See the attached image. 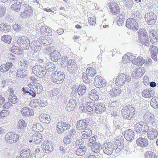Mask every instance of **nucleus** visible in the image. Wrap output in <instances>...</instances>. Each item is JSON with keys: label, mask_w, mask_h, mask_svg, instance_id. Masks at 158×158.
<instances>
[{"label": "nucleus", "mask_w": 158, "mask_h": 158, "mask_svg": "<svg viewBox=\"0 0 158 158\" xmlns=\"http://www.w3.org/2000/svg\"><path fill=\"white\" fill-rule=\"evenodd\" d=\"M50 58L53 62H57L60 59L61 54L57 50H54L49 53Z\"/></svg>", "instance_id": "26"}, {"label": "nucleus", "mask_w": 158, "mask_h": 158, "mask_svg": "<svg viewBox=\"0 0 158 158\" xmlns=\"http://www.w3.org/2000/svg\"><path fill=\"white\" fill-rule=\"evenodd\" d=\"M17 98L14 94L10 95L8 98V101L13 104L16 103L17 102Z\"/></svg>", "instance_id": "55"}, {"label": "nucleus", "mask_w": 158, "mask_h": 158, "mask_svg": "<svg viewBox=\"0 0 158 158\" xmlns=\"http://www.w3.org/2000/svg\"><path fill=\"white\" fill-rule=\"evenodd\" d=\"M32 130L36 133H40L43 131L44 127L40 124L36 123L33 125Z\"/></svg>", "instance_id": "39"}, {"label": "nucleus", "mask_w": 158, "mask_h": 158, "mask_svg": "<svg viewBox=\"0 0 158 158\" xmlns=\"http://www.w3.org/2000/svg\"><path fill=\"white\" fill-rule=\"evenodd\" d=\"M76 150V154L78 156H82L85 153L86 148L85 146H81Z\"/></svg>", "instance_id": "47"}, {"label": "nucleus", "mask_w": 158, "mask_h": 158, "mask_svg": "<svg viewBox=\"0 0 158 158\" xmlns=\"http://www.w3.org/2000/svg\"><path fill=\"white\" fill-rule=\"evenodd\" d=\"M101 146V144L100 142H96L92 145L91 150L93 152L97 153L99 152Z\"/></svg>", "instance_id": "40"}, {"label": "nucleus", "mask_w": 158, "mask_h": 158, "mask_svg": "<svg viewBox=\"0 0 158 158\" xmlns=\"http://www.w3.org/2000/svg\"><path fill=\"white\" fill-rule=\"evenodd\" d=\"M124 137L125 139L129 142H131L134 139L135 137L134 131L130 129H127L123 132Z\"/></svg>", "instance_id": "20"}, {"label": "nucleus", "mask_w": 158, "mask_h": 158, "mask_svg": "<svg viewBox=\"0 0 158 158\" xmlns=\"http://www.w3.org/2000/svg\"><path fill=\"white\" fill-rule=\"evenodd\" d=\"M30 106L33 108H36L39 105V102L37 99L31 100L30 103Z\"/></svg>", "instance_id": "60"}, {"label": "nucleus", "mask_w": 158, "mask_h": 158, "mask_svg": "<svg viewBox=\"0 0 158 158\" xmlns=\"http://www.w3.org/2000/svg\"><path fill=\"white\" fill-rule=\"evenodd\" d=\"M76 105L77 102L75 100L70 99L66 107V109L69 111H72L74 109L76 106Z\"/></svg>", "instance_id": "34"}, {"label": "nucleus", "mask_w": 158, "mask_h": 158, "mask_svg": "<svg viewBox=\"0 0 158 158\" xmlns=\"http://www.w3.org/2000/svg\"><path fill=\"white\" fill-rule=\"evenodd\" d=\"M145 158H157L156 153L151 151H147L145 153Z\"/></svg>", "instance_id": "54"}, {"label": "nucleus", "mask_w": 158, "mask_h": 158, "mask_svg": "<svg viewBox=\"0 0 158 158\" xmlns=\"http://www.w3.org/2000/svg\"><path fill=\"white\" fill-rule=\"evenodd\" d=\"M40 121L43 123L48 124L50 122V116L47 114H42L39 117Z\"/></svg>", "instance_id": "31"}, {"label": "nucleus", "mask_w": 158, "mask_h": 158, "mask_svg": "<svg viewBox=\"0 0 158 158\" xmlns=\"http://www.w3.org/2000/svg\"><path fill=\"white\" fill-rule=\"evenodd\" d=\"M30 80L32 82L29 84L28 86L30 89H33L34 91L36 92L37 94L40 93L42 92L43 89L42 85L39 83L36 82L37 81V80L34 77H31Z\"/></svg>", "instance_id": "4"}, {"label": "nucleus", "mask_w": 158, "mask_h": 158, "mask_svg": "<svg viewBox=\"0 0 158 158\" xmlns=\"http://www.w3.org/2000/svg\"><path fill=\"white\" fill-rule=\"evenodd\" d=\"M148 128V127L145 125L144 122H140L135 125V131L137 134L142 135L147 131Z\"/></svg>", "instance_id": "7"}, {"label": "nucleus", "mask_w": 158, "mask_h": 158, "mask_svg": "<svg viewBox=\"0 0 158 158\" xmlns=\"http://www.w3.org/2000/svg\"><path fill=\"white\" fill-rule=\"evenodd\" d=\"M45 69L46 68L48 71H51L55 69V65L52 62H49L45 64Z\"/></svg>", "instance_id": "56"}, {"label": "nucleus", "mask_w": 158, "mask_h": 158, "mask_svg": "<svg viewBox=\"0 0 158 158\" xmlns=\"http://www.w3.org/2000/svg\"><path fill=\"white\" fill-rule=\"evenodd\" d=\"M88 126V122L85 119L79 120L77 122L76 124V128L79 130L86 129Z\"/></svg>", "instance_id": "21"}, {"label": "nucleus", "mask_w": 158, "mask_h": 158, "mask_svg": "<svg viewBox=\"0 0 158 158\" xmlns=\"http://www.w3.org/2000/svg\"><path fill=\"white\" fill-rule=\"evenodd\" d=\"M82 138L83 139L88 138L90 137L92 134V131L90 129L87 128L84 129V130L82 132Z\"/></svg>", "instance_id": "43"}, {"label": "nucleus", "mask_w": 158, "mask_h": 158, "mask_svg": "<svg viewBox=\"0 0 158 158\" xmlns=\"http://www.w3.org/2000/svg\"><path fill=\"white\" fill-rule=\"evenodd\" d=\"M85 72L88 76L90 77H93L97 74L96 70L92 67L87 68Z\"/></svg>", "instance_id": "42"}, {"label": "nucleus", "mask_w": 158, "mask_h": 158, "mask_svg": "<svg viewBox=\"0 0 158 158\" xmlns=\"http://www.w3.org/2000/svg\"><path fill=\"white\" fill-rule=\"evenodd\" d=\"M145 20L148 24L153 25L156 22L157 16L154 12H150L145 15Z\"/></svg>", "instance_id": "8"}, {"label": "nucleus", "mask_w": 158, "mask_h": 158, "mask_svg": "<svg viewBox=\"0 0 158 158\" xmlns=\"http://www.w3.org/2000/svg\"><path fill=\"white\" fill-rule=\"evenodd\" d=\"M152 90L150 88L146 89L142 92V96L145 98H150L153 96Z\"/></svg>", "instance_id": "38"}, {"label": "nucleus", "mask_w": 158, "mask_h": 158, "mask_svg": "<svg viewBox=\"0 0 158 158\" xmlns=\"http://www.w3.org/2000/svg\"><path fill=\"white\" fill-rule=\"evenodd\" d=\"M137 146L140 148H143L147 147L149 145L148 139L143 137H139L136 140Z\"/></svg>", "instance_id": "15"}, {"label": "nucleus", "mask_w": 158, "mask_h": 158, "mask_svg": "<svg viewBox=\"0 0 158 158\" xmlns=\"http://www.w3.org/2000/svg\"><path fill=\"white\" fill-rule=\"evenodd\" d=\"M139 38L144 43L149 41V38L147 33L144 29H140L138 32Z\"/></svg>", "instance_id": "17"}, {"label": "nucleus", "mask_w": 158, "mask_h": 158, "mask_svg": "<svg viewBox=\"0 0 158 158\" xmlns=\"http://www.w3.org/2000/svg\"><path fill=\"white\" fill-rule=\"evenodd\" d=\"M13 64L10 62L1 65L0 66V70L1 72L5 73L7 72L9 69L12 67Z\"/></svg>", "instance_id": "32"}, {"label": "nucleus", "mask_w": 158, "mask_h": 158, "mask_svg": "<svg viewBox=\"0 0 158 158\" xmlns=\"http://www.w3.org/2000/svg\"><path fill=\"white\" fill-rule=\"evenodd\" d=\"M1 40L5 43L10 44L12 40L11 37L9 35H4L1 37Z\"/></svg>", "instance_id": "52"}, {"label": "nucleus", "mask_w": 158, "mask_h": 158, "mask_svg": "<svg viewBox=\"0 0 158 158\" xmlns=\"http://www.w3.org/2000/svg\"><path fill=\"white\" fill-rule=\"evenodd\" d=\"M56 130L59 134H61L64 131L69 129L71 125L68 123L60 122L57 123L56 125Z\"/></svg>", "instance_id": "9"}, {"label": "nucleus", "mask_w": 158, "mask_h": 158, "mask_svg": "<svg viewBox=\"0 0 158 158\" xmlns=\"http://www.w3.org/2000/svg\"><path fill=\"white\" fill-rule=\"evenodd\" d=\"M126 26L130 29L134 31H137L139 28L138 23L132 18H129L127 20Z\"/></svg>", "instance_id": "11"}, {"label": "nucleus", "mask_w": 158, "mask_h": 158, "mask_svg": "<svg viewBox=\"0 0 158 158\" xmlns=\"http://www.w3.org/2000/svg\"><path fill=\"white\" fill-rule=\"evenodd\" d=\"M94 106V104L92 102L86 103L85 106L81 107V110L82 112H91L93 111V108Z\"/></svg>", "instance_id": "22"}, {"label": "nucleus", "mask_w": 158, "mask_h": 158, "mask_svg": "<svg viewBox=\"0 0 158 158\" xmlns=\"http://www.w3.org/2000/svg\"><path fill=\"white\" fill-rule=\"evenodd\" d=\"M147 121L151 126H153L157 124L156 120L153 114L148 112L147 113Z\"/></svg>", "instance_id": "24"}, {"label": "nucleus", "mask_w": 158, "mask_h": 158, "mask_svg": "<svg viewBox=\"0 0 158 158\" xmlns=\"http://www.w3.org/2000/svg\"><path fill=\"white\" fill-rule=\"evenodd\" d=\"M6 8L2 6H0V17L4 16L5 14Z\"/></svg>", "instance_id": "64"}, {"label": "nucleus", "mask_w": 158, "mask_h": 158, "mask_svg": "<svg viewBox=\"0 0 158 158\" xmlns=\"http://www.w3.org/2000/svg\"><path fill=\"white\" fill-rule=\"evenodd\" d=\"M88 77L89 76H88L87 74L86 73H83L82 76V79L84 82L85 83H88L89 81V79Z\"/></svg>", "instance_id": "63"}, {"label": "nucleus", "mask_w": 158, "mask_h": 158, "mask_svg": "<svg viewBox=\"0 0 158 158\" xmlns=\"http://www.w3.org/2000/svg\"><path fill=\"white\" fill-rule=\"evenodd\" d=\"M33 142L35 144L39 143L42 139V135L40 133H35L32 135Z\"/></svg>", "instance_id": "36"}, {"label": "nucleus", "mask_w": 158, "mask_h": 158, "mask_svg": "<svg viewBox=\"0 0 158 158\" xmlns=\"http://www.w3.org/2000/svg\"><path fill=\"white\" fill-rule=\"evenodd\" d=\"M150 105L154 108H157L158 107V98L157 97L152 98L151 100Z\"/></svg>", "instance_id": "51"}, {"label": "nucleus", "mask_w": 158, "mask_h": 158, "mask_svg": "<svg viewBox=\"0 0 158 158\" xmlns=\"http://www.w3.org/2000/svg\"><path fill=\"white\" fill-rule=\"evenodd\" d=\"M125 6L127 7L131 8L133 5L134 1L132 0H125Z\"/></svg>", "instance_id": "61"}, {"label": "nucleus", "mask_w": 158, "mask_h": 158, "mask_svg": "<svg viewBox=\"0 0 158 158\" xmlns=\"http://www.w3.org/2000/svg\"><path fill=\"white\" fill-rule=\"evenodd\" d=\"M27 74V72L24 69H18L17 72V76L19 78L24 77Z\"/></svg>", "instance_id": "53"}, {"label": "nucleus", "mask_w": 158, "mask_h": 158, "mask_svg": "<svg viewBox=\"0 0 158 158\" xmlns=\"http://www.w3.org/2000/svg\"><path fill=\"white\" fill-rule=\"evenodd\" d=\"M97 92L96 89H92L90 93L88 95L89 98L93 101H97L99 99V97L97 94Z\"/></svg>", "instance_id": "37"}, {"label": "nucleus", "mask_w": 158, "mask_h": 158, "mask_svg": "<svg viewBox=\"0 0 158 158\" xmlns=\"http://www.w3.org/2000/svg\"><path fill=\"white\" fill-rule=\"evenodd\" d=\"M94 84L96 87L101 88L106 86V82L102 77L99 75H97L94 78Z\"/></svg>", "instance_id": "14"}, {"label": "nucleus", "mask_w": 158, "mask_h": 158, "mask_svg": "<svg viewBox=\"0 0 158 158\" xmlns=\"http://www.w3.org/2000/svg\"><path fill=\"white\" fill-rule=\"evenodd\" d=\"M40 39L41 43L44 45H47L48 44H52L53 42L52 38L48 36H41Z\"/></svg>", "instance_id": "35"}, {"label": "nucleus", "mask_w": 158, "mask_h": 158, "mask_svg": "<svg viewBox=\"0 0 158 158\" xmlns=\"http://www.w3.org/2000/svg\"><path fill=\"white\" fill-rule=\"evenodd\" d=\"M106 110L105 104L102 102H98L96 105L95 111L97 114H102Z\"/></svg>", "instance_id": "25"}, {"label": "nucleus", "mask_w": 158, "mask_h": 158, "mask_svg": "<svg viewBox=\"0 0 158 158\" xmlns=\"http://www.w3.org/2000/svg\"><path fill=\"white\" fill-rule=\"evenodd\" d=\"M135 109L131 105L124 107L121 111V114L124 118L130 120L134 118L135 114Z\"/></svg>", "instance_id": "1"}, {"label": "nucleus", "mask_w": 158, "mask_h": 158, "mask_svg": "<svg viewBox=\"0 0 158 158\" xmlns=\"http://www.w3.org/2000/svg\"><path fill=\"white\" fill-rule=\"evenodd\" d=\"M30 151L28 149H23L20 153V156L22 158H28L30 155Z\"/></svg>", "instance_id": "44"}, {"label": "nucleus", "mask_w": 158, "mask_h": 158, "mask_svg": "<svg viewBox=\"0 0 158 158\" xmlns=\"http://www.w3.org/2000/svg\"><path fill=\"white\" fill-rule=\"evenodd\" d=\"M10 29V25H7L4 23H2L0 24V30L4 32H9Z\"/></svg>", "instance_id": "48"}, {"label": "nucleus", "mask_w": 158, "mask_h": 158, "mask_svg": "<svg viewBox=\"0 0 158 158\" xmlns=\"http://www.w3.org/2000/svg\"><path fill=\"white\" fill-rule=\"evenodd\" d=\"M83 143V141L81 139L77 140L75 143L76 147L77 148H79L81 147V146H82Z\"/></svg>", "instance_id": "62"}, {"label": "nucleus", "mask_w": 158, "mask_h": 158, "mask_svg": "<svg viewBox=\"0 0 158 158\" xmlns=\"http://www.w3.org/2000/svg\"><path fill=\"white\" fill-rule=\"evenodd\" d=\"M102 149L105 153L108 155H110L114 149V144L110 142H105L103 145Z\"/></svg>", "instance_id": "12"}, {"label": "nucleus", "mask_w": 158, "mask_h": 158, "mask_svg": "<svg viewBox=\"0 0 158 158\" xmlns=\"http://www.w3.org/2000/svg\"><path fill=\"white\" fill-rule=\"evenodd\" d=\"M40 32L41 35L44 36H50L52 35V30L46 26H43L41 27Z\"/></svg>", "instance_id": "29"}, {"label": "nucleus", "mask_w": 158, "mask_h": 158, "mask_svg": "<svg viewBox=\"0 0 158 158\" xmlns=\"http://www.w3.org/2000/svg\"><path fill=\"white\" fill-rule=\"evenodd\" d=\"M158 135V133L156 129H150L148 131L147 136L150 140L156 139Z\"/></svg>", "instance_id": "27"}, {"label": "nucleus", "mask_w": 158, "mask_h": 158, "mask_svg": "<svg viewBox=\"0 0 158 158\" xmlns=\"http://www.w3.org/2000/svg\"><path fill=\"white\" fill-rule=\"evenodd\" d=\"M145 72L144 69L142 68H137L133 72L131 76L134 78H138L142 76Z\"/></svg>", "instance_id": "23"}, {"label": "nucleus", "mask_w": 158, "mask_h": 158, "mask_svg": "<svg viewBox=\"0 0 158 158\" xmlns=\"http://www.w3.org/2000/svg\"><path fill=\"white\" fill-rule=\"evenodd\" d=\"M149 50L151 52V57L154 60H157V55L158 49L157 47L153 45L150 47Z\"/></svg>", "instance_id": "30"}, {"label": "nucleus", "mask_w": 158, "mask_h": 158, "mask_svg": "<svg viewBox=\"0 0 158 158\" xmlns=\"http://www.w3.org/2000/svg\"><path fill=\"white\" fill-rule=\"evenodd\" d=\"M42 147L44 151L47 153L52 151L53 149V145L50 141L47 140H45L43 142Z\"/></svg>", "instance_id": "19"}, {"label": "nucleus", "mask_w": 158, "mask_h": 158, "mask_svg": "<svg viewBox=\"0 0 158 158\" xmlns=\"http://www.w3.org/2000/svg\"><path fill=\"white\" fill-rule=\"evenodd\" d=\"M131 80V77L129 76L124 73H121L116 77L115 83L118 86H121L124 85L127 81L129 82Z\"/></svg>", "instance_id": "6"}, {"label": "nucleus", "mask_w": 158, "mask_h": 158, "mask_svg": "<svg viewBox=\"0 0 158 158\" xmlns=\"http://www.w3.org/2000/svg\"><path fill=\"white\" fill-rule=\"evenodd\" d=\"M145 62V60L143 58L140 56H139L135 61H133V64L138 66H142Z\"/></svg>", "instance_id": "46"}, {"label": "nucleus", "mask_w": 158, "mask_h": 158, "mask_svg": "<svg viewBox=\"0 0 158 158\" xmlns=\"http://www.w3.org/2000/svg\"><path fill=\"white\" fill-rule=\"evenodd\" d=\"M18 44L24 49H27L29 48L30 44V41L27 37L22 36L19 37L17 40Z\"/></svg>", "instance_id": "10"}, {"label": "nucleus", "mask_w": 158, "mask_h": 158, "mask_svg": "<svg viewBox=\"0 0 158 158\" xmlns=\"http://www.w3.org/2000/svg\"><path fill=\"white\" fill-rule=\"evenodd\" d=\"M131 56V53H129L125 54L123 57V61L125 64L130 61V56Z\"/></svg>", "instance_id": "58"}, {"label": "nucleus", "mask_w": 158, "mask_h": 158, "mask_svg": "<svg viewBox=\"0 0 158 158\" xmlns=\"http://www.w3.org/2000/svg\"><path fill=\"white\" fill-rule=\"evenodd\" d=\"M19 135L15 132H10L7 133L5 136V140L7 143L12 144L15 143L19 139Z\"/></svg>", "instance_id": "5"}, {"label": "nucleus", "mask_w": 158, "mask_h": 158, "mask_svg": "<svg viewBox=\"0 0 158 158\" xmlns=\"http://www.w3.org/2000/svg\"><path fill=\"white\" fill-rule=\"evenodd\" d=\"M10 51L15 54L17 55H21L22 54V52L20 48L19 47L13 46L10 48Z\"/></svg>", "instance_id": "50"}, {"label": "nucleus", "mask_w": 158, "mask_h": 158, "mask_svg": "<svg viewBox=\"0 0 158 158\" xmlns=\"http://www.w3.org/2000/svg\"><path fill=\"white\" fill-rule=\"evenodd\" d=\"M96 17L94 16H92L88 18V22L90 25H95L96 23Z\"/></svg>", "instance_id": "59"}, {"label": "nucleus", "mask_w": 158, "mask_h": 158, "mask_svg": "<svg viewBox=\"0 0 158 158\" xmlns=\"http://www.w3.org/2000/svg\"><path fill=\"white\" fill-rule=\"evenodd\" d=\"M27 126V124L25 121L22 119L19 120L17 124V128L18 129L24 131L25 129Z\"/></svg>", "instance_id": "41"}, {"label": "nucleus", "mask_w": 158, "mask_h": 158, "mask_svg": "<svg viewBox=\"0 0 158 158\" xmlns=\"http://www.w3.org/2000/svg\"><path fill=\"white\" fill-rule=\"evenodd\" d=\"M110 12L114 15H117L120 12V8L118 3L115 2H110L108 4Z\"/></svg>", "instance_id": "13"}, {"label": "nucleus", "mask_w": 158, "mask_h": 158, "mask_svg": "<svg viewBox=\"0 0 158 158\" xmlns=\"http://www.w3.org/2000/svg\"><path fill=\"white\" fill-rule=\"evenodd\" d=\"M121 89L118 87H114L112 88L109 91L110 96L113 98L119 95L121 93Z\"/></svg>", "instance_id": "33"}, {"label": "nucleus", "mask_w": 158, "mask_h": 158, "mask_svg": "<svg viewBox=\"0 0 158 158\" xmlns=\"http://www.w3.org/2000/svg\"><path fill=\"white\" fill-rule=\"evenodd\" d=\"M65 78V75L63 73L55 71L52 73L51 80L54 83L60 84L64 81Z\"/></svg>", "instance_id": "3"}, {"label": "nucleus", "mask_w": 158, "mask_h": 158, "mask_svg": "<svg viewBox=\"0 0 158 158\" xmlns=\"http://www.w3.org/2000/svg\"><path fill=\"white\" fill-rule=\"evenodd\" d=\"M114 143L115 145L119 147V149L123 148L124 145V139L121 136L116 137L114 140Z\"/></svg>", "instance_id": "28"}, {"label": "nucleus", "mask_w": 158, "mask_h": 158, "mask_svg": "<svg viewBox=\"0 0 158 158\" xmlns=\"http://www.w3.org/2000/svg\"><path fill=\"white\" fill-rule=\"evenodd\" d=\"M21 5V2H17L11 5V8L12 10L17 12L20 10Z\"/></svg>", "instance_id": "45"}, {"label": "nucleus", "mask_w": 158, "mask_h": 158, "mask_svg": "<svg viewBox=\"0 0 158 158\" xmlns=\"http://www.w3.org/2000/svg\"><path fill=\"white\" fill-rule=\"evenodd\" d=\"M33 73L39 78H42L45 76L47 71L45 68L42 65L37 64L34 66L32 69Z\"/></svg>", "instance_id": "2"}, {"label": "nucleus", "mask_w": 158, "mask_h": 158, "mask_svg": "<svg viewBox=\"0 0 158 158\" xmlns=\"http://www.w3.org/2000/svg\"><path fill=\"white\" fill-rule=\"evenodd\" d=\"M10 114V112L8 110H2L0 112V118H3L8 116Z\"/></svg>", "instance_id": "57"}, {"label": "nucleus", "mask_w": 158, "mask_h": 158, "mask_svg": "<svg viewBox=\"0 0 158 158\" xmlns=\"http://www.w3.org/2000/svg\"><path fill=\"white\" fill-rule=\"evenodd\" d=\"M86 90V86L83 85H79L77 89V93L79 95H83L85 92Z\"/></svg>", "instance_id": "49"}, {"label": "nucleus", "mask_w": 158, "mask_h": 158, "mask_svg": "<svg viewBox=\"0 0 158 158\" xmlns=\"http://www.w3.org/2000/svg\"><path fill=\"white\" fill-rule=\"evenodd\" d=\"M23 6L25 7L24 11L20 14V16L23 18L29 17L32 15L33 11L32 8L30 6L24 4Z\"/></svg>", "instance_id": "16"}, {"label": "nucleus", "mask_w": 158, "mask_h": 158, "mask_svg": "<svg viewBox=\"0 0 158 158\" xmlns=\"http://www.w3.org/2000/svg\"><path fill=\"white\" fill-rule=\"evenodd\" d=\"M20 112L22 115L24 117L31 116L34 114L33 110L28 106H25L22 108Z\"/></svg>", "instance_id": "18"}]
</instances>
